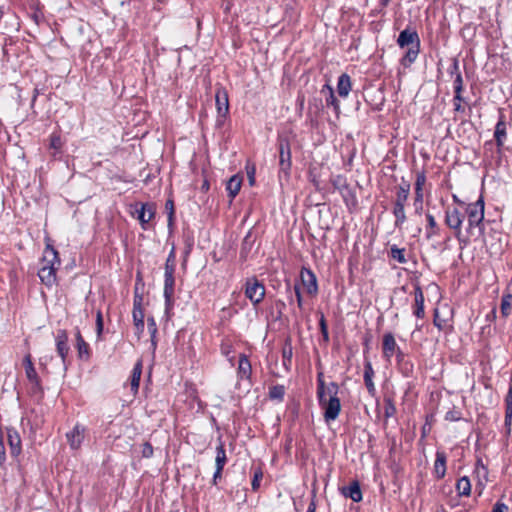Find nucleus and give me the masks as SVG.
Here are the masks:
<instances>
[{
    "label": "nucleus",
    "mask_w": 512,
    "mask_h": 512,
    "mask_svg": "<svg viewBox=\"0 0 512 512\" xmlns=\"http://www.w3.org/2000/svg\"><path fill=\"white\" fill-rule=\"evenodd\" d=\"M338 393V384L336 382L326 384L323 371H319L317 373V399L323 410V418L326 423L336 420L340 414L341 402Z\"/></svg>",
    "instance_id": "nucleus-1"
},
{
    "label": "nucleus",
    "mask_w": 512,
    "mask_h": 512,
    "mask_svg": "<svg viewBox=\"0 0 512 512\" xmlns=\"http://www.w3.org/2000/svg\"><path fill=\"white\" fill-rule=\"evenodd\" d=\"M397 44L400 48H408L402 59V64L404 66H408L414 63L420 52V38L417 31L413 28L407 27L400 32Z\"/></svg>",
    "instance_id": "nucleus-2"
},
{
    "label": "nucleus",
    "mask_w": 512,
    "mask_h": 512,
    "mask_svg": "<svg viewBox=\"0 0 512 512\" xmlns=\"http://www.w3.org/2000/svg\"><path fill=\"white\" fill-rule=\"evenodd\" d=\"M409 194L410 183L403 180L402 183L396 188L395 200L393 202L392 209V213L395 217L394 226L398 229H401L407 220L405 205L408 201Z\"/></svg>",
    "instance_id": "nucleus-3"
},
{
    "label": "nucleus",
    "mask_w": 512,
    "mask_h": 512,
    "mask_svg": "<svg viewBox=\"0 0 512 512\" xmlns=\"http://www.w3.org/2000/svg\"><path fill=\"white\" fill-rule=\"evenodd\" d=\"M468 216L467 232L471 236L479 237L483 233L484 202L480 198L474 203L468 204L466 208Z\"/></svg>",
    "instance_id": "nucleus-4"
},
{
    "label": "nucleus",
    "mask_w": 512,
    "mask_h": 512,
    "mask_svg": "<svg viewBox=\"0 0 512 512\" xmlns=\"http://www.w3.org/2000/svg\"><path fill=\"white\" fill-rule=\"evenodd\" d=\"M245 296L253 305H257L265 296V286L256 278H249L245 284Z\"/></svg>",
    "instance_id": "nucleus-5"
},
{
    "label": "nucleus",
    "mask_w": 512,
    "mask_h": 512,
    "mask_svg": "<svg viewBox=\"0 0 512 512\" xmlns=\"http://www.w3.org/2000/svg\"><path fill=\"white\" fill-rule=\"evenodd\" d=\"M278 150L280 172L284 173L285 176H288L292 165L291 148L289 141L285 138L279 139Z\"/></svg>",
    "instance_id": "nucleus-6"
},
{
    "label": "nucleus",
    "mask_w": 512,
    "mask_h": 512,
    "mask_svg": "<svg viewBox=\"0 0 512 512\" xmlns=\"http://www.w3.org/2000/svg\"><path fill=\"white\" fill-rule=\"evenodd\" d=\"M464 220V215L457 208H448L445 212L446 225L455 231V235L459 241L461 239V226Z\"/></svg>",
    "instance_id": "nucleus-7"
},
{
    "label": "nucleus",
    "mask_w": 512,
    "mask_h": 512,
    "mask_svg": "<svg viewBox=\"0 0 512 512\" xmlns=\"http://www.w3.org/2000/svg\"><path fill=\"white\" fill-rule=\"evenodd\" d=\"M174 286L175 277L174 273H164V291L165 298V312L168 315L174 306Z\"/></svg>",
    "instance_id": "nucleus-8"
},
{
    "label": "nucleus",
    "mask_w": 512,
    "mask_h": 512,
    "mask_svg": "<svg viewBox=\"0 0 512 512\" xmlns=\"http://www.w3.org/2000/svg\"><path fill=\"white\" fill-rule=\"evenodd\" d=\"M141 302L142 297L135 295L132 316L135 327V335L138 339H140L144 331V311L142 309Z\"/></svg>",
    "instance_id": "nucleus-9"
},
{
    "label": "nucleus",
    "mask_w": 512,
    "mask_h": 512,
    "mask_svg": "<svg viewBox=\"0 0 512 512\" xmlns=\"http://www.w3.org/2000/svg\"><path fill=\"white\" fill-rule=\"evenodd\" d=\"M56 351L62 360L63 365L66 367V360L70 350L68 345V333L66 330L60 329L55 336Z\"/></svg>",
    "instance_id": "nucleus-10"
},
{
    "label": "nucleus",
    "mask_w": 512,
    "mask_h": 512,
    "mask_svg": "<svg viewBox=\"0 0 512 512\" xmlns=\"http://www.w3.org/2000/svg\"><path fill=\"white\" fill-rule=\"evenodd\" d=\"M400 348L396 343L395 337L391 332L383 335L382 339V355L386 361H390L395 355L396 351Z\"/></svg>",
    "instance_id": "nucleus-11"
},
{
    "label": "nucleus",
    "mask_w": 512,
    "mask_h": 512,
    "mask_svg": "<svg viewBox=\"0 0 512 512\" xmlns=\"http://www.w3.org/2000/svg\"><path fill=\"white\" fill-rule=\"evenodd\" d=\"M59 266L60 259L57 250L50 244H47L43 252V257L41 259V267H51L54 269H58Z\"/></svg>",
    "instance_id": "nucleus-12"
},
{
    "label": "nucleus",
    "mask_w": 512,
    "mask_h": 512,
    "mask_svg": "<svg viewBox=\"0 0 512 512\" xmlns=\"http://www.w3.org/2000/svg\"><path fill=\"white\" fill-rule=\"evenodd\" d=\"M301 282L306 288L307 293L314 295L318 291L317 278L310 269H303L301 271Z\"/></svg>",
    "instance_id": "nucleus-13"
},
{
    "label": "nucleus",
    "mask_w": 512,
    "mask_h": 512,
    "mask_svg": "<svg viewBox=\"0 0 512 512\" xmlns=\"http://www.w3.org/2000/svg\"><path fill=\"white\" fill-rule=\"evenodd\" d=\"M216 108L219 116L225 117L229 112L228 93L224 88H218L215 94Z\"/></svg>",
    "instance_id": "nucleus-14"
},
{
    "label": "nucleus",
    "mask_w": 512,
    "mask_h": 512,
    "mask_svg": "<svg viewBox=\"0 0 512 512\" xmlns=\"http://www.w3.org/2000/svg\"><path fill=\"white\" fill-rule=\"evenodd\" d=\"M447 456L444 451L438 450L435 454L433 473L436 479H443L446 475Z\"/></svg>",
    "instance_id": "nucleus-15"
},
{
    "label": "nucleus",
    "mask_w": 512,
    "mask_h": 512,
    "mask_svg": "<svg viewBox=\"0 0 512 512\" xmlns=\"http://www.w3.org/2000/svg\"><path fill=\"white\" fill-rule=\"evenodd\" d=\"M138 220L141 223L143 229H146V225L154 218L155 216V206L152 203H144L141 204V208L137 210Z\"/></svg>",
    "instance_id": "nucleus-16"
},
{
    "label": "nucleus",
    "mask_w": 512,
    "mask_h": 512,
    "mask_svg": "<svg viewBox=\"0 0 512 512\" xmlns=\"http://www.w3.org/2000/svg\"><path fill=\"white\" fill-rule=\"evenodd\" d=\"M85 428L79 424L75 425L72 431L66 434L69 445L72 449H78L84 439Z\"/></svg>",
    "instance_id": "nucleus-17"
},
{
    "label": "nucleus",
    "mask_w": 512,
    "mask_h": 512,
    "mask_svg": "<svg viewBox=\"0 0 512 512\" xmlns=\"http://www.w3.org/2000/svg\"><path fill=\"white\" fill-rule=\"evenodd\" d=\"M23 365L25 368V374L27 379L34 385L40 386V378L35 370L34 364L32 362V357L30 354H27L24 357Z\"/></svg>",
    "instance_id": "nucleus-18"
},
{
    "label": "nucleus",
    "mask_w": 512,
    "mask_h": 512,
    "mask_svg": "<svg viewBox=\"0 0 512 512\" xmlns=\"http://www.w3.org/2000/svg\"><path fill=\"white\" fill-rule=\"evenodd\" d=\"M7 440L10 446L11 454L13 456H17L21 452V438L16 429H7Z\"/></svg>",
    "instance_id": "nucleus-19"
},
{
    "label": "nucleus",
    "mask_w": 512,
    "mask_h": 512,
    "mask_svg": "<svg viewBox=\"0 0 512 512\" xmlns=\"http://www.w3.org/2000/svg\"><path fill=\"white\" fill-rule=\"evenodd\" d=\"M343 496L350 498L354 502H360L362 500V492L358 481H353L349 486L341 489Z\"/></svg>",
    "instance_id": "nucleus-20"
},
{
    "label": "nucleus",
    "mask_w": 512,
    "mask_h": 512,
    "mask_svg": "<svg viewBox=\"0 0 512 512\" xmlns=\"http://www.w3.org/2000/svg\"><path fill=\"white\" fill-rule=\"evenodd\" d=\"M58 269L51 267H40L38 276L41 282L47 287H52L56 283V272Z\"/></svg>",
    "instance_id": "nucleus-21"
},
{
    "label": "nucleus",
    "mask_w": 512,
    "mask_h": 512,
    "mask_svg": "<svg viewBox=\"0 0 512 512\" xmlns=\"http://www.w3.org/2000/svg\"><path fill=\"white\" fill-rule=\"evenodd\" d=\"M374 370L369 360L364 363V383L370 395H374L376 392L375 384L373 382Z\"/></svg>",
    "instance_id": "nucleus-22"
},
{
    "label": "nucleus",
    "mask_w": 512,
    "mask_h": 512,
    "mask_svg": "<svg viewBox=\"0 0 512 512\" xmlns=\"http://www.w3.org/2000/svg\"><path fill=\"white\" fill-rule=\"evenodd\" d=\"M321 93L325 95V102L327 106H332L334 111L336 113H339L340 111V103L338 99L336 98L334 94V89L329 84H325L322 89Z\"/></svg>",
    "instance_id": "nucleus-23"
},
{
    "label": "nucleus",
    "mask_w": 512,
    "mask_h": 512,
    "mask_svg": "<svg viewBox=\"0 0 512 512\" xmlns=\"http://www.w3.org/2000/svg\"><path fill=\"white\" fill-rule=\"evenodd\" d=\"M76 349L78 356L81 359H88L90 357V348L88 343L84 340L79 329H76L75 333Z\"/></svg>",
    "instance_id": "nucleus-24"
},
{
    "label": "nucleus",
    "mask_w": 512,
    "mask_h": 512,
    "mask_svg": "<svg viewBox=\"0 0 512 512\" xmlns=\"http://www.w3.org/2000/svg\"><path fill=\"white\" fill-rule=\"evenodd\" d=\"M237 373L240 379H250L251 377L252 366L248 357L245 354H241L239 357Z\"/></svg>",
    "instance_id": "nucleus-25"
},
{
    "label": "nucleus",
    "mask_w": 512,
    "mask_h": 512,
    "mask_svg": "<svg viewBox=\"0 0 512 512\" xmlns=\"http://www.w3.org/2000/svg\"><path fill=\"white\" fill-rule=\"evenodd\" d=\"M506 123L504 121V116L500 114V118L496 124L494 138L497 143V147L500 148L504 144V140L506 139Z\"/></svg>",
    "instance_id": "nucleus-26"
},
{
    "label": "nucleus",
    "mask_w": 512,
    "mask_h": 512,
    "mask_svg": "<svg viewBox=\"0 0 512 512\" xmlns=\"http://www.w3.org/2000/svg\"><path fill=\"white\" fill-rule=\"evenodd\" d=\"M351 91V78L348 74L343 73L338 78L337 92L340 97H347Z\"/></svg>",
    "instance_id": "nucleus-27"
},
{
    "label": "nucleus",
    "mask_w": 512,
    "mask_h": 512,
    "mask_svg": "<svg viewBox=\"0 0 512 512\" xmlns=\"http://www.w3.org/2000/svg\"><path fill=\"white\" fill-rule=\"evenodd\" d=\"M142 367H143V365H142L141 360H138L133 367L131 381H130L131 390H132L133 394H136L138 392L141 374H142Z\"/></svg>",
    "instance_id": "nucleus-28"
},
{
    "label": "nucleus",
    "mask_w": 512,
    "mask_h": 512,
    "mask_svg": "<svg viewBox=\"0 0 512 512\" xmlns=\"http://www.w3.org/2000/svg\"><path fill=\"white\" fill-rule=\"evenodd\" d=\"M506 413H505V426L507 427V433H510V425L512 421V382L509 384L506 394Z\"/></svg>",
    "instance_id": "nucleus-29"
},
{
    "label": "nucleus",
    "mask_w": 512,
    "mask_h": 512,
    "mask_svg": "<svg viewBox=\"0 0 512 512\" xmlns=\"http://www.w3.org/2000/svg\"><path fill=\"white\" fill-rule=\"evenodd\" d=\"M414 315L417 318H423L425 316L424 310V295L420 287L415 289V309Z\"/></svg>",
    "instance_id": "nucleus-30"
},
{
    "label": "nucleus",
    "mask_w": 512,
    "mask_h": 512,
    "mask_svg": "<svg viewBox=\"0 0 512 512\" xmlns=\"http://www.w3.org/2000/svg\"><path fill=\"white\" fill-rule=\"evenodd\" d=\"M242 185V177L238 175L232 176L227 182L226 189L229 196L233 199L240 191Z\"/></svg>",
    "instance_id": "nucleus-31"
},
{
    "label": "nucleus",
    "mask_w": 512,
    "mask_h": 512,
    "mask_svg": "<svg viewBox=\"0 0 512 512\" xmlns=\"http://www.w3.org/2000/svg\"><path fill=\"white\" fill-rule=\"evenodd\" d=\"M226 462H227V456H226L224 443L219 439L218 445L216 447L215 466L218 469H223Z\"/></svg>",
    "instance_id": "nucleus-32"
},
{
    "label": "nucleus",
    "mask_w": 512,
    "mask_h": 512,
    "mask_svg": "<svg viewBox=\"0 0 512 512\" xmlns=\"http://www.w3.org/2000/svg\"><path fill=\"white\" fill-rule=\"evenodd\" d=\"M453 69L456 71V77L454 79V93L456 94L457 100H463L462 91H463V78L461 73L458 71V63L454 62Z\"/></svg>",
    "instance_id": "nucleus-33"
},
{
    "label": "nucleus",
    "mask_w": 512,
    "mask_h": 512,
    "mask_svg": "<svg viewBox=\"0 0 512 512\" xmlns=\"http://www.w3.org/2000/svg\"><path fill=\"white\" fill-rule=\"evenodd\" d=\"M456 491L459 496H469L471 493V483L468 477L463 476L456 483Z\"/></svg>",
    "instance_id": "nucleus-34"
},
{
    "label": "nucleus",
    "mask_w": 512,
    "mask_h": 512,
    "mask_svg": "<svg viewBox=\"0 0 512 512\" xmlns=\"http://www.w3.org/2000/svg\"><path fill=\"white\" fill-rule=\"evenodd\" d=\"M426 219H427V224H428L426 237H427V239H430V238H432V236L438 234L439 227H438L437 222L432 214L427 213Z\"/></svg>",
    "instance_id": "nucleus-35"
},
{
    "label": "nucleus",
    "mask_w": 512,
    "mask_h": 512,
    "mask_svg": "<svg viewBox=\"0 0 512 512\" xmlns=\"http://www.w3.org/2000/svg\"><path fill=\"white\" fill-rule=\"evenodd\" d=\"M390 256L392 259L396 260L397 262L404 264L407 262V259L405 257V249L404 248H398L396 245H393L390 248Z\"/></svg>",
    "instance_id": "nucleus-36"
},
{
    "label": "nucleus",
    "mask_w": 512,
    "mask_h": 512,
    "mask_svg": "<svg viewBox=\"0 0 512 512\" xmlns=\"http://www.w3.org/2000/svg\"><path fill=\"white\" fill-rule=\"evenodd\" d=\"M285 395V387L283 385L272 386L269 390V397L272 400L283 401Z\"/></svg>",
    "instance_id": "nucleus-37"
},
{
    "label": "nucleus",
    "mask_w": 512,
    "mask_h": 512,
    "mask_svg": "<svg viewBox=\"0 0 512 512\" xmlns=\"http://www.w3.org/2000/svg\"><path fill=\"white\" fill-rule=\"evenodd\" d=\"M147 327H148V331L151 336L152 346L155 348L156 347V339L155 338H156V334H157V325H156V322L153 317H149L147 319Z\"/></svg>",
    "instance_id": "nucleus-38"
},
{
    "label": "nucleus",
    "mask_w": 512,
    "mask_h": 512,
    "mask_svg": "<svg viewBox=\"0 0 512 512\" xmlns=\"http://www.w3.org/2000/svg\"><path fill=\"white\" fill-rule=\"evenodd\" d=\"M396 414V407L391 399H385L384 401V416L385 418H391Z\"/></svg>",
    "instance_id": "nucleus-39"
},
{
    "label": "nucleus",
    "mask_w": 512,
    "mask_h": 512,
    "mask_svg": "<svg viewBox=\"0 0 512 512\" xmlns=\"http://www.w3.org/2000/svg\"><path fill=\"white\" fill-rule=\"evenodd\" d=\"M62 140L61 136L57 133H53L50 136V148L54 149L56 152H59L62 148Z\"/></svg>",
    "instance_id": "nucleus-40"
},
{
    "label": "nucleus",
    "mask_w": 512,
    "mask_h": 512,
    "mask_svg": "<svg viewBox=\"0 0 512 512\" xmlns=\"http://www.w3.org/2000/svg\"><path fill=\"white\" fill-rule=\"evenodd\" d=\"M511 300H512V295H510V294L503 297L502 304H501V311L504 316H508L511 312Z\"/></svg>",
    "instance_id": "nucleus-41"
},
{
    "label": "nucleus",
    "mask_w": 512,
    "mask_h": 512,
    "mask_svg": "<svg viewBox=\"0 0 512 512\" xmlns=\"http://www.w3.org/2000/svg\"><path fill=\"white\" fill-rule=\"evenodd\" d=\"M332 184H333L334 188L339 190V191H342L343 189H347L348 188V184L346 182V179L343 176H341V175L336 176L332 180Z\"/></svg>",
    "instance_id": "nucleus-42"
},
{
    "label": "nucleus",
    "mask_w": 512,
    "mask_h": 512,
    "mask_svg": "<svg viewBox=\"0 0 512 512\" xmlns=\"http://www.w3.org/2000/svg\"><path fill=\"white\" fill-rule=\"evenodd\" d=\"M282 357H283V365L285 367H287L288 364H291V360H292V346L291 345H286L283 348Z\"/></svg>",
    "instance_id": "nucleus-43"
},
{
    "label": "nucleus",
    "mask_w": 512,
    "mask_h": 512,
    "mask_svg": "<svg viewBox=\"0 0 512 512\" xmlns=\"http://www.w3.org/2000/svg\"><path fill=\"white\" fill-rule=\"evenodd\" d=\"M175 273V255L174 251H171L169 254L166 263H165V272L164 273Z\"/></svg>",
    "instance_id": "nucleus-44"
},
{
    "label": "nucleus",
    "mask_w": 512,
    "mask_h": 512,
    "mask_svg": "<svg viewBox=\"0 0 512 512\" xmlns=\"http://www.w3.org/2000/svg\"><path fill=\"white\" fill-rule=\"evenodd\" d=\"M319 326H320V331H321L323 338L326 341H328L329 340L328 326H327L326 319L323 314H321V317L319 319Z\"/></svg>",
    "instance_id": "nucleus-45"
},
{
    "label": "nucleus",
    "mask_w": 512,
    "mask_h": 512,
    "mask_svg": "<svg viewBox=\"0 0 512 512\" xmlns=\"http://www.w3.org/2000/svg\"><path fill=\"white\" fill-rule=\"evenodd\" d=\"M262 477H263V474H262L261 470H256L254 472V477L251 482L253 491H257L258 488L260 487V481H261Z\"/></svg>",
    "instance_id": "nucleus-46"
},
{
    "label": "nucleus",
    "mask_w": 512,
    "mask_h": 512,
    "mask_svg": "<svg viewBox=\"0 0 512 512\" xmlns=\"http://www.w3.org/2000/svg\"><path fill=\"white\" fill-rule=\"evenodd\" d=\"M165 209L168 211V224L172 225L174 220V203L172 200H167Z\"/></svg>",
    "instance_id": "nucleus-47"
},
{
    "label": "nucleus",
    "mask_w": 512,
    "mask_h": 512,
    "mask_svg": "<svg viewBox=\"0 0 512 512\" xmlns=\"http://www.w3.org/2000/svg\"><path fill=\"white\" fill-rule=\"evenodd\" d=\"M103 327H104V324H103L102 312L99 310V311H97V314H96V332H97L98 337L101 336V334L103 332Z\"/></svg>",
    "instance_id": "nucleus-48"
},
{
    "label": "nucleus",
    "mask_w": 512,
    "mask_h": 512,
    "mask_svg": "<svg viewBox=\"0 0 512 512\" xmlns=\"http://www.w3.org/2000/svg\"><path fill=\"white\" fill-rule=\"evenodd\" d=\"M426 182V176L424 172L418 173L415 181V190H423V186Z\"/></svg>",
    "instance_id": "nucleus-49"
},
{
    "label": "nucleus",
    "mask_w": 512,
    "mask_h": 512,
    "mask_svg": "<svg viewBox=\"0 0 512 512\" xmlns=\"http://www.w3.org/2000/svg\"><path fill=\"white\" fill-rule=\"evenodd\" d=\"M445 419L448 421H459L461 419V412L457 410H450L446 413Z\"/></svg>",
    "instance_id": "nucleus-50"
},
{
    "label": "nucleus",
    "mask_w": 512,
    "mask_h": 512,
    "mask_svg": "<svg viewBox=\"0 0 512 512\" xmlns=\"http://www.w3.org/2000/svg\"><path fill=\"white\" fill-rule=\"evenodd\" d=\"M142 456L145 458H150L153 455V447L149 442H145L142 445L141 450Z\"/></svg>",
    "instance_id": "nucleus-51"
},
{
    "label": "nucleus",
    "mask_w": 512,
    "mask_h": 512,
    "mask_svg": "<svg viewBox=\"0 0 512 512\" xmlns=\"http://www.w3.org/2000/svg\"><path fill=\"white\" fill-rule=\"evenodd\" d=\"M293 289H294V293H295V297H296V301H297V306L299 307V309H302L303 308V300H302V295H301L299 285L295 284Z\"/></svg>",
    "instance_id": "nucleus-52"
},
{
    "label": "nucleus",
    "mask_w": 512,
    "mask_h": 512,
    "mask_svg": "<svg viewBox=\"0 0 512 512\" xmlns=\"http://www.w3.org/2000/svg\"><path fill=\"white\" fill-rule=\"evenodd\" d=\"M491 512H509V507H508V505H506L500 501H497L495 503V505L493 506V509Z\"/></svg>",
    "instance_id": "nucleus-53"
},
{
    "label": "nucleus",
    "mask_w": 512,
    "mask_h": 512,
    "mask_svg": "<svg viewBox=\"0 0 512 512\" xmlns=\"http://www.w3.org/2000/svg\"><path fill=\"white\" fill-rule=\"evenodd\" d=\"M53 357L50 355H45V356H42L39 358V365L40 367L42 368V370L46 371L47 370V365H48V362L52 359Z\"/></svg>",
    "instance_id": "nucleus-54"
},
{
    "label": "nucleus",
    "mask_w": 512,
    "mask_h": 512,
    "mask_svg": "<svg viewBox=\"0 0 512 512\" xmlns=\"http://www.w3.org/2000/svg\"><path fill=\"white\" fill-rule=\"evenodd\" d=\"M464 101L463 100H457L456 99V94L454 93V98H453V104H454V111L455 112H463L464 111V107L462 106V102Z\"/></svg>",
    "instance_id": "nucleus-55"
},
{
    "label": "nucleus",
    "mask_w": 512,
    "mask_h": 512,
    "mask_svg": "<svg viewBox=\"0 0 512 512\" xmlns=\"http://www.w3.org/2000/svg\"><path fill=\"white\" fill-rule=\"evenodd\" d=\"M423 202V190H415L414 205L422 204Z\"/></svg>",
    "instance_id": "nucleus-56"
},
{
    "label": "nucleus",
    "mask_w": 512,
    "mask_h": 512,
    "mask_svg": "<svg viewBox=\"0 0 512 512\" xmlns=\"http://www.w3.org/2000/svg\"><path fill=\"white\" fill-rule=\"evenodd\" d=\"M222 471H223V469H218V468L215 469V472H214V475H213V479H212V483L214 485H216L218 483V480L221 479Z\"/></svg>",
    "instance_id": "nucleus-57"
},
{
    "label": "nucleus",
    "mask_w": 512,
    "mask_h": 512,
    "mask_svg": "<svg viewBox=\"0 0 512 512\" xmlns=\"http://www.w3.org/2000/svg\"><path fill=\"white\" fill-rule=\"evenodd\" d=\"M433 323H434V325H435L439 330H442V329H443V322L438 318V311H437V310H435V315H434Z\"/></svg>",
    "instance_id": "nucleus-58"
},
{
    "label": "nucleus",
    "mask_w": 512,
    "mask_h": 512,
    "mask_svg": "<svg viewBox=\"0 0 512 512\" xmlns=\"http://www.w3.org/2000/svg\"><path fill=\"white\" fill-rule=\"evenodd\" d=\"M6 455H5V447L3 442L0 440V465H2L5 462Z\"/></svg>",
    "instance_id": "nucleus-59"
},
{
    "label": "nucleus",
    "mask_w": 512,
    "mask_h": 512,
    "mask_svg": "<svg viewBox=\"0 0 512 512\" xmlns=\"http://www.w3.org/2000/svg\"><path fill=\"white\" fill-rule=\"evenodd\" d=\"M316 508H317V506H316L315 497H313L308 505L307 512H316Z\"/></svg>",
    "instance_id": "nucleus-60"
},
{
    "label": "nucleus",
    "mask_w": 512,
    "mask_h": 512,
    "mask_svg": "<svg viewBox=\"0 0 512 512\" xmlns=\"http://www.w3.org/2000/svg\"><path fill=\"white\" fill-rule=\"evenodd\" d=\"M394 356H396L398 362H401L404 359V353L400 348H398Z\"/></svg>",
    "instance_id": "nucleus-61"
},
{
    "label": "nucleus",
    "mask_w": 512,
    "mask_h": 512,
    "mask_svg": "<svg viewBox=\"0 0 512 512\" xmlns=\"http://www.w3.org/2000/svg\"><path fill=\"white\" fill-rule=\"evenodd\" d=\"M248 179H249V184L254 185V182H255L254 169L251 172H248Z\"/></svg>",
    "instance_id": "nucleus-62"
},
{
    "label": "nucleus",
    "mask_w": 512,
    "mask_h": 512,
    "mask_svg": "<svg viewBox=\"0 0 512 512\" xmlns=\"http://www.w3.org/2000/svg\"><path fill=\"white\" fill-rule=\"evenodd\" d=\"M415 206H416V213H420V211L422 210V204H419V206L417 204Z\"/></svg>",
    "instance_id": "nucleus-63"
}]
</instances>
